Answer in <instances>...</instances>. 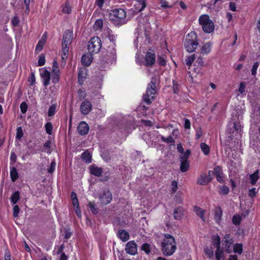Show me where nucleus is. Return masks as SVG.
<instances>
[{"mask_svg": "<svg viewBox=\"0 0 260 260\" xmlns=\"http://www.w3.org/2000/svg\"><path fill=\"white\" fill-rule=\"evenodd\" d=\"M155 62V55L154 53L148 51L145 55L144 64L147 67H152Z\"/></svg>", "mask_w": 260, "mask_h": 260, "instance_id": "11", "label": "nucleus"}, {"mask_svg": "<svg viewBox=\"0 0 260 260\" xmlns=\"http://www.w3.org/2000/svg\"><path fill=\"white\" fill-rule=\"evenodd\" d=\"M90 172L93 175L99 177L103 173V169L98 167L95 165H92L89 167Z\"/></svg>", "mask_w": 260, "mask_h": 260, "instance_id": "19", "label": "nucleus"}, {"mask_svg": "<svg viewBox=\"0 0 260 260\" xmlns=\"http://www.w3.org/2000/svg\"><path fill=\"white\" fill-rule=\"evenodd\" d=\"M164 237L161 243L162 252L165 255H172L177 248L175 238L168 234H165Z\"/></svg>", "mask_w": 260, "mask_h": 260, "instance_id": "1", "label": "nucleus"}, {"mask_svg": "<svg viewBox=\"0 0 260 260\" xmlns=\"http://www.w3.org/2000/svg\"><path fill=\"white\" fill-rule=\"evenodd\" d=\"M11 179L13 182L16 181L18 177V174L16 169L15 167L11 168L10 170Z\"/></svg>", "mask_w": 260, "mask_h": 260, "instance_id": "23", "label": "nucleus"}, {"mask_svg": "<svg viewBox=\"0 0 260 260\" xmlns=\"http://www.w3.org/2000/svg\"><path fill=\"white\" fill-rule=\"evenodd\" d=\"M242 220L241 217L239 215H234L233 217V223L235 225H239Z\"/></svg>", "mask_w": 260, "mask_h": 260, "instance_id": "36", "label": "nucleus"}, {"mask_svg": "<svg viewBox=\"0 0 260 260\" xmlns=\"http://www.w3.org/2000/svg\"><path fill=\"white\" fill-rule=\"evenodd\" d=\"M117 236L123 242L127 241L129 238L128 233L124 230H119Z\"/></svg>", "mask_w": 260, "mask_h": 260, "instance_id": "20", "label": "nucleus"}, {"mask_svg": "<svg viewBox=\"0 0 260 260\" xmlns=\"http://www.w3.org/2000/svg\"><path fill=\"white\" fill-rule=\"evenodd\" d=\"M126 252L130 255H135L137 253V245L134 241L128 242L125 246Z\"/></svg>", "mask_w": 260, "mask_h": 260, "instance_id": "8", "label": "nucleus"}, {"mask_svg": "<svg viewBox=\"0 0 260 260\" xmlns=\"http://www.w3.org/2000/svg\"><path fill=\"white\" fill-rule=\"evenodd\" d=\"M182 154L180 156L181 160H188V158L190 154V151L189 150H187L184 153L183 152Z\"/></svg>", "mask_w": 260, "mask_h": 260, "instance_id": "45", "label": "nucleus"}, {"mask_svg": "<svg viewBox=\"0 0 260 260\" xmlns=\"http://www.w3.org/2000/svg\"><path fill=\"white\" fill-rule=\"evenodd\" d=\"M202 135V131L200 127H198L196 129V137L197 139H199L201 138Z\"/></svg>", "mask_w": 260, "mask_h": 260, "instance_id": "62", "label": "nucleus"}, {"mask_svg": "<svg viewBox=\"0 0 260 260\" xmlns=\"http://www.w3.org/2000/svg\"><path fill=\"white\" fill-rule=\"evenodd\" d=\"M61 51V54H64L65 55L68 56L69 54V45L62 44Z\"/></svg>", "mask_w": 260, "mask_h": 260, "instance_id": "41", "label": "nucleus"}, {"mask_svg": "<svg viewBox=\"0 0 260 260\" xmlns=\"http://www.w3.org/2000/svg\"><path fill=\"white\" fill-rule=\"evenodd\" d=\"M259 66V62H255L252 66L251 74L253 76H255L256 74V71Z\"/></svg>", "mask_w": 260, "mask_h": 260, "instance_id": "53", "label": "nucleus"}, {"mask_svg": "<svg viewBox=\"0 0 260 260\" xmlns=\"http://www.w3.org/2000/svg\"><path fill=\"white\" fill-rule=\"evenodd\" d=\"M189 167V162L188 160H181V163L180 165V171L182 172H186Z\"/></svg>", "mask_w": 260, "mask_h": 260, "instance_id": "22", "label": "nucleus"}, {"mask_svg": "<svg viewBox=\"0 0 260 260\" xmlns=\"http://www.w3.org/2000/svg\"><path fill=\"white\" fill-rule=\"evenodd\" d=\"M111 50L109 48L106 55L103 56L100 60V69L105 70L109 63H113L116 59V49L114 48V44H112Z\"/></svg>", "mask_w": 260, "mask_h": 260, "instance_id": "3", "label": "nucleus"}, {"mask_svg": "<svg viewBox=\"0 0 260 260\" xmlns=\"http://www.w3.org/2000/svg\"><path fill=\"white\" fill-rule=\"evenodd\" d=\"M79 82L83 81V80L85 78V73L83 71H79L78 73Z\"/></svg>", "mask_w": 260, "mask_h": 260, "instance_id": "61", "label": "nucleus"}, {"mask_svg": "<svg viewBox=\"0 0 260 260\" xmlns=\"http://www.w3.org/2000/svg\"><path fill=\"white\" fill-rule=\"evenodd\" d=\"M204 251L209 258H212L213 257L214 252L212 249H209L208 247H206L205 248Z\"/></svg>", "mask_w": 260, "mask_h": 260, "instance_id": "49", "label": "nucleus"}, {"mask_svg": "<svg viewBox=\"0 0 260 260\" xmlns=\"http://www.w3.org/2000/svg\"><path fill=\"white\" fill-rule=\"evenodd\" d=\"M52 72L53 74H60L59 70L57 66V62L56 59L53 60Z\"/></svg>", "mask_w": 260, "mask_h": 260, "instance_id": "33", "label": "nucleus"}, {"mask_svg": "<svg viewBox=\"0 0 260 260\" xmlns=\"http://www.w3.org/2000/svg\"><path fill=\"white\" fill-rule=\"evenodd\" d=\"M229 192V188L225 185H222L220 187L219 193L222 194H228Z\"/></svg>", "mask_w": 260, "mask_h": 260, "instance_id": "43", "label": "nucleus"}, {"mask_svg": "<svg viewBox=\"0 0 260 260\" xmlns=\"http://www.w3.org/2000/svg\"><path fill=\"white\" fill-rule=\"evenodd\" d=\"M62 12L64 13L70 14L72 11V7L70 5L69 3H66L62 7Z\"/></svg>", "mask_w": 260, "mask_h": 260, "instance_id": "32", "label": "nucleus"}, {"mask_svg": "<svg viewBox=\"0 0 260 260\" xmlns=\"http://www.w3.org/2000/svg\"><path fill=\"white\" fill-rule=\"evenodd\" d=\"M215 257L216 260H221L224 258V252L223 251L219 248L216 249L215 251Z\"/></svg>", "mask_w": 260, "mask_h": 260, "instance_id": "27", "label": "nucleus"}, {"mask_svg": "<svg viewBox=\"0 0 260 260\" xmlns=\"http://www.w3.org/2000/svg\"><path fill=\"white\" fill-rule=\"evenodd\" d=\"M20 110H21V112L22 113H25L26 112L27 109V104H26V103L22 102L20 104Z\"/></svg>", "mask_w": 260, "mask_h": 260, "instance_id": "58", "label": "nucleus"}, {"mask_svg": "<svg viewBox=\"0 0 260 260\" xmlns=\"http://www.w3.org/2000/svg\"><path fill=\"white\" fill-rule=\"evenodd\" d=\"M103 21L102 19L96 20L94 24V28L96 30L100 29L103 27Z\"/></svg>", "mask_w": 260, "mask_h": 260, "instance_id": "34", "label": "nucleus"}, {"mask_svg": "<svg viewBox=\"0 0 260 260\" xmlns=\"http://www.w3.org/2000/svg\"><path fill=\"white\" fill-rule=\"evenodd\" d=\"M246 83L244 82H241L240 84V87L239 88V91L241 93H243L245 92Z\"/></svg>", "mask_w": 260, "mask_h": 260, "instance_id": "63", "label": "nucleus"}, {"mask_svg": "<svg viewBox=\"0 0 260 260\" xmlns=\"http://www.w3.org/2000/svg\"><path fill=\"white\" fill-rule=\"evenodd\" d=\"M88 206L89 210L93 214H96L98 213L99 210L95 207L94 203L89 202Z\"/></svg>", "mask_w": 260, "mask_h": 260, "instance_id": "26", "label": "nucleus"}, {"mask_svg": "<svg viewBox=\"0 0 260 260\" xmlns=\"http://www.w3.org/2000/svg\"><path fill=\"white\" fill-rule=\"evenodd\" d=\"M157 62L159 65L165 66L166 64V59L163 56H159L157 58Z\"/></svg>", "mask_w": 260, "mask_h": 260, "instance_id": "57", "label": "nucleus"}, {"mask_svg": "<svg viewBox=\"0 0 260 260\" xmlns=\"http://www.w3.org/2000/svg\"><path fill=\"white\" fill-rule=\"evenodd\" d=\"M222 214L221 209L220 207L217 208L215 212V220L218 222L221 219Z\"/></svg>", "mask_w": 260, "mask_h": 260, "instance_id": "30", "label": "nucleus"}, {"mask_svg": "<svg viewBox=\"0 0 260 260\" xmlns=\"http://www.w3.org/2000/svg\"><path fill=\"white\" fill-rule=\"evenodd\" d=\"M126 13L122 9H114L108 13L109 20L115 25H121L125 23Z\"/></svg>", "mask_w": 260, "mask_h": 260, "instance_id": "2", "label": "nucleus"}, {"mask_svg": "<svg viewBox=\"0 0 260 260\" xmlns=\"http://www.w3.org/2000/svg\"><path fill=\"white\" fill-rule=\"evenodd\" d=\"M20 199L19 192L18 191H15L11 197V201L15 204Z\"/></svg>", "mask_w": 260, "mask_h": 260, "instance_id": "29", "label": "nucleus"}, {"mask_svg": "<svg viewBox=\"0 0 260 260\" xmlns=\"http://www.w3.org/2000/svg\"><path fill=\"white\" fill-rule=\"evenodd\" d=\"M234 128L235 131L241 135V133L242 132L241 125L239 122H235L233 124Z\"/></svg>", "mask_w": 260, "mask_h": 260, "instance_id": "38", "label": "nucleus"}, {"mask_svg": "<svg viewBox=\"0 0 260 260\" xmlns=\"http://www.w3.org/2000/svg\"><path fill=\"white\" fill-rule=\"evenodd\" d=\"M161 140L162 141L167 143H174V140L172 138V136H169L167 138H165L164 136H161Z\"/></svg>", "mask_w": 260, "mask_h": 260, "instance_id": "42", "label": "nucleus"}, {"mask_svg": "<svg viewBox=\"0 0 260 260\" xmlns=\"http://www.w3.org/2000/svg\"><path fill=\"white\" fill-rule=\"evenodd\" d=\"M234 251L241 254L243 252V246L241 244L237 243L234 246Z\"/></svg>", "mask_w": 260, "mask_h": 260, "instance_id": "31", "label": "nucleus"}, {"mask_svg": "<svg viewBox=\"0 0 260 260\" xmlns=\"http://www.w3.org/2000/svg\"><path fill=\"white\" fill-rule=\"evenodd\" d=\"M136 61L137 64L140 66L144 63L142 60V57L138 54H137L136 55Z\"/></svg>", "mask_w": 260, "mask_h": 260, "instance_id": "54", "label": "nucleus"}, {"mask_svg": "<svg viewBox=\"0 0 260 260\" xmlns=\"http://www.w3.org/2000/svg\"><path fill=\"white\" fill-rule=\"evenodd\" d=\"M81 158L87 163L91 162V156L88 151H85L82 153L81 154Z\"/></svg>", "mask_w": 260, "mask_h": 260, "instance_id": "25", "label": "nucleus"}, {"mask_svg": "<svg viewBox=\"0 0 260 260\" xmlns=\"http://www.w3.org/2000/svg\"><path fill=\"white\" fill-rule=\"evenodd\" d=\"M184 211L182 207H177L173 212V217L176 220H180L184 215Z\"/></svg>", "mask_w": 260, "mask_h": 260, "instance_id": "18", "label": "nucleus"}, {"mask_svg": "<svg viewBox=\"0 0 260 260\" xmlns=\"http://www.w3.org/2000/svg\"><path fill=\"white\" fill-rule=\"evenodd\" d=\"M199 22L202 26L203 31L206 33H210L214 29V25L208 15H202L199 19Z\"/></svg>", "mask_w": 260, "mask_h": 260, "instance_id": "5", "label": "nucleus"}, {"mask_svg": "<svg viewBox=\"0 0 260 260\" xmlns=\"http://www.w3.org/2000/svg\"><path fill=\"white\" fill-rule=\"evenodd\" d=\"M23 136V132L21 127H18L17 128L16 138L20 140Z\"/></svg>", "mask_w": 260, "mask_h": 260, "instance_id": "40", "label": "nucleus"}, {"mask_svg": "<svg viewBox=\"0 0 260 260\" xmlns=\"http://www.w3.org/2000/svg\"><path fill=\"white\" fill-rule=\"evenodd\" d=\"M196 56L194 54H192L188 56L185 60V64L188 66H191Z\"/></svg>", "mask_w": 260, "mask_h": 260, "instance_id": "39", "label": "nucleus"}, {"mask_svg": "<svg viewBox=\"0 0 260 260\" xmlns=\"http://www.w3.org/2000/svg\"><path fill=\"white\" fill-rule=\"evenodd\" d=\"M211 181V178L209 177L205 173L201 174L197 179V183L201 185H205Z\"/></svg>", "mask_w": 260, "mask_h": 260, "instance_id": "14", "label": "nucleus"}, {"mask_svg": "<svg viewBox=\"0 0 260 260\" xmlns=\"http://www.w3.org/2000/svg\"><path fill=\"white\" fill-rule=\"evenodd\" d=\"M200 147L205 155H207L209 153L210 148L206 144L202 143L200 145Z\"/></svg>", "mask_w": 260, "mask_h": 260, "instance_id": "28", "label": "nucleus"}, {"mask_svg": "<svg viewBox=\"0 0 260 260\" xmlns=\"http://www.w3.org/2000/svg\"><path fill=\"white\" fill-rule=\"evenodd\" d=\"M156 86L155 84L152 82L148 84V88L146 91V93L143 96L144 101L147 104H150L151 103L152 101L154 99V95L156 93Z\"/></svg>", "mask_w": 260, "mask_h": 260, "instance_id": "7", "label": "nucleus"}, {"mask_svg": "<svg viewBox=\"0 0 260 260\" xmlns=\"http://www.w3.org/2000/svg\"><path fill=\"white\" fill-rule=\"evenodd\" d=\"M257 192V190H256V189L255 188H253L249 190L248 196L251 198H253L255 196Z\"/></svg>", "mask_w": 260, "mask_h": 260, "instance_id": "56", "label": "nucleus"}, {"mask_svg": "<svg viewBox=\"0 0 260 260\" xmlns=\"http://www.w3.org/2000/svg\"><path fill=\"white\" fill-rule=\"evenodd\" d=\"M28 82H29V85L30 86H32L36 83V77L35 74L34 73H31V75L28 79Z\"/></svg>", "mask_w": 260, "mask_h": 260, "instance_id": "51", "label": "nucleus"}, {"mask_svg": "<svg viewBox=\"0 0 260 260\" xmlns=\"http://www.w3.org/2000/svg\"><path fill=\"white\" fill-rule=\"evenodd\" d=\"M45 43V41H39L36 47V51L38 52H40L42 50L44 44Z\"/></svg>", "mask_w": 260, "mask_h": 260, "instance_id": "48", "label": "nucleus"}, {"mask_svg": "<svg viewBox=\"0 0 260 260\" xmlns=\"http://www.w3.org/2000/svg\"><path fill=\"white\" fill-rule=\"evenodd\" d=\"M141 250L144 251L147 254L150 253V245L148 243H144L142 245Z\"/></svg>", "mask_w": 260, "mask_h": 260, "instance_id": "37", "label": "nucleus"}, {"mask_svg": "<svg viewBox=\"0 0 260 260\" xmlns=\"http://www.w3.org/2000/svg\"><path fill=\"white\" fill-rule=\"evenodd\" d=\"M55 162L54 161H52L49 168L48 169V172L49 173H52L55 170Z\"/></svg>", "mask_w": 260, "mask_h": 260, "instance_id": "60", "label": "nucleus"}, {"mask_svg": "<svg viewBox=\"0 0 260 260\" xmlns=\"http://www.w3.org/2000/svg\"><path fill=\"white\" fill-rule=\"evenodd\" d=\"M60 74H53L52 77V81L53 83H56L58 82Z\"/></svg>", "mask_w": 260, "mask_h": 260, "instance_id": "64", "label": "nucleus"}, {"mask_svg": "<svg viewBox=\"0 0 260 260\" xmlns=\"http://www.w3.org/2000/svg\"><path fill=\"white\" fill-rule=\"evenodd\" d=\"M92 59V54L89 52V53H86L82 55L81 62L83 65L87 67L90 64Z\"/></svg>", "mask_w": 260, "mask_h": 260, "instance_id": "17", "label": "nucleus"}, {"mask_svg": "<svg viewBox=\"0 0 260 260\" xmlns=\"http://www.w3.org/2000/svg\"><path fill=\"white\" fill-rule=\"evenodd\" d=\"M56 108V106L55 105H52L49 107L48 112V115L49 116L52 117L55 114Z\"/></svg>", "mask_w": 260, "mask_h": 260, "instance_id": "35", "label": "nucleus"}, {"mask_svg": "<svg viewBox=\"0 0 260 260\" xmlns=\"http://www.w3.org/2000/svg\"><path fill=\"white\" fill-rule=\"evenodd\" d=\"M92 105L90 102L86 100L82 102L80 106L81 113L84 115L88 114L91 110Z\"/></svg>", "mask_w": 260, "mask_h": 260, "instance_id": "12", "label": "nucleus"}, {"mask_svg": "<svg viewBox=\"0 0 260 260\" xmlns=\"http://www.w3.org/2000/svg\"><path fill=\"white\" fill-rule=\"evenodd\" d=\"M45 63V56L43 54H41L39 56V58L38 60V65L39 66H43V65H44Z\"/></svg>", "mask_w": 260, "mask_h": 260, "instance_id": "52", "label": "nucleus"}, {"mask_svg": "<svg viewBox=\"0 0 260 260\" xmlns=\"http://www.w3.org/2000/svg\"><path fill=\"white\" fill-rule=\"evenodd\" d=\"M40 76L43 79V84L45 86H48L50 83V73L46 69H42L40 73Z\"/></svg>", "mask_w": 260, "mask_h": 260, "instance_id": "13", "label": "nucleus"}, {"mask_svg": "<svg viewBox=\"0 0 260 260\" xmlns=\"http://www.w3.org/2000/svg\"><path fill=\"white\" fill-rule=\"evenodd\" d=\"M45 127L46 133L50 135L51 134L52 129H53V126H52V123L51 122H47L45 124Z\"/></svg>", "mask_w": 260, "mask_h": 260, "instance_id": "46", "label": "nucleus"}, {"mask_svg": "<svg viewBox=\"0 0 260 260\" xmlns=\"http://www.w3.org/2000/svg\"><path fill=\"white\" fill-rule=\"evenodd\" d=\"M112 194L108 189L103 190L100 196V200L103 205L108 204L112 200Z\"/></svg>", "mask_w": 260, "mask_h": 260, "instance_id": "9", "label": "nucleus"}, {"mask_svg": "<svg viewBox=\"0 0 260 260\" xmlns=\"http://www.w3.org/2000/svg\"><path fill=\"white\" fill-rule=\"evenodd\" d=\"M138 6H140L139 11H142L146 6V0H137Z\"/></svg>", "mask_w": 260, "mask_h": 260, "instance_id": "50", "label": "nucleus"}, {"mask_svg": "<svg viewBox=\"0 0 260 260\" xmlns=\"http://www.w3.org/2000/svg\"><path fill=\"white\" fill-rule=\"evenodd\" d=\"M258 170H256L254 173L251 174L249 176L251 181V184L254 185L258 179Z\"/></svg>", "mask_w": 260, "mask_h": 260, "instance_id": "24", "label": "nucleus"}, {"mask_svg": "<svg viewBox=\"0 0 260 260\" xmlns=\"http://www.w3.org/2000/svg\"><path fill=\"white\" fill-rule=\"evenodd\" d=\"M89 129L88 125L84 121L81 122L77 128L79 134L82 136L87 134L89 131Z\"/></svg>", "mask_w": 260, "mask_h": 260, "instance_id": "15", "label": "nucleus"}, {"mask_svg": "<svg viewBox=\"0 0 260 260\" xmlns=\"http://www.w3.org/2000/svg\"><path fill=\"white\" fill-rule=\"evenodd\" d=\"M211 44L209 42L204 44L201 49V53L203 54H207L211 51Z\"/></svg>", "mask_w": 260, "mask_h": 260, "instance_id": "21", "label": "nucleus"}, {"mask_svg": "<svg viewBox=\"0 0 260 260\" xmlns=\"http://www.w3.org/2000/svg\"><path fill=\"white\" fill-rule=\"evenodd\" d=\"M214 245L216 247V249L220 248V239L218 235L214 239Z\"/></svg>", "mask_w": 260, "mask_h": 260, "instance_id": "47", "label": "nucleus"}, {"mask_svg": "<svg viewBox=\"0 0 260 260\" xmlns=\"http://www.w3.org/2000/svg\"><path fill=\"white\" fill-rule=\"evenodd\" d=\"M194 211L196 214L201 217L203 220H204V211L202 210L200 208L196 207Z\"/></svg>", "mask_w": 260, "mask_h": 260, "instance_id": "44", "label": "nucleus"}, {"mask_svg": "<svg viewBox=\"0 0 260 260\" xmlns=\"http://www.w3.org/2000/svg\"><path fill=\"white\" fill-rule=\"evenodd\" d=\"M172 192L175 193L178 189V184L176 181H173L172 182Z\"/></svg>", "mask_w": 260, "mask_h": 260, "instance_id": "59", "label": "nucleus"}, {"mask_svg": "<svg viewBox=\"0 0 260 260\" xmlns=\"http://www.w3.org/2000/svg\"><path fill=\"white\" fill-rule=\"evenodd\" d=\"M102 47V42L100 38L92 37L88 42V50L89 52L92 53H98Z\"/></svg>", "mask_w": 260, "mask_h": 260, "instance_id": "6", "label": "nucleus"}, {"mask_svg": "<svg viewBox=\"0 0 260 260\" xmlns=\"http://www.w3.org/2000/svg\"><path fill=\"white\" fill-rule=\"evenodd\" d=\"M224 244L225 250L227 253H230L232 252L231 247L233 244V240L230 237L229 234H226L224 237Z\"/></svg>", "mask_w": 260, "mask_h": 260, "instance_id": "16", "label": "nucleus"}, {"mask_svg": "<svg viewBox=\"0 0 260 260\" xmlns=\"http://www.w3.org/2000/svg\"><path fill=\"white\" fill-rule=\"evenodd\" d=\"M13 216L14 217H17L18 216V214L19 213V207L18 205H15L13 209Z\"/></svg>", "mask_w": 260, "mask_h": 260, "instance_id": "55", "label": "nucleus"}, {"mask_svg": "<svg viewBox=\"0 0 260 260\" xmlns=\"http://www.w3.org/2000/svg\"><path fill=\"white\" fill-rule=\"evenodd\" d=\"M197 38V35L194 31L190 32L186 35L184 45L187 52H192L196 50L199 44Z\"/></svg>", "mask_w": 260, "mask_h": 260, "instance_id": "4", "label": "nucleus"}, {"mask_svg": "<svg viewBox=\"0 0 260 260\" xmlns=\"http://www.w3.org/2000/svg\"><path fill=\"white\" fill-rule=\"evenodd\" d=\"M73 39V31L72 29L66 30L63 35L62 44L70 45Z\"/></svg>", "mask_w": 260, "mask_h": 260, "instance_id": "10", "label": "nucleus"}]
</instances>
